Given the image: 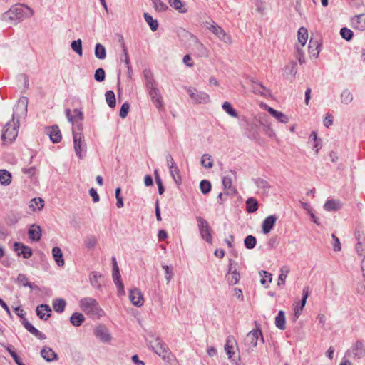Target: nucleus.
<instances>
[{
	"label": "nucleus",
	"mask_w": 365,
	"mask_h": 365,
	"mask_svg": "<svg viewBox=\"0 0 365 365\" xmlns=\"http://www.w3.org/2000/svg\"><path fill=\"white\" fill-rule=\"evenodd\" d=\"M28 100L21 98L14 108L12 119L4 127L1 134V140L4 144L11 143L17 137L19 127V118L25 115L27 111Z\"/></svg>",
	"instance_id": "1"
},
{
	"label": "nucleus",
	"mask_w": 365,
	"mask_h": 365,
	"mask_svg": "<svg viewBox=\"0 0 365 365\" xmlns=\"http://www.w3.org/2000/svg\"><path fill=\"white\" fill-rule=\"evenodd\" d=\"M33 10L21 4L12 6L7 11L2 14V20L8 24H17L25 19L33 16Z\"/></svg>",
	"instance_id": "2"
},
{
	"label": "nucleus",
	"mask_w": 365,
	"mask_h": 365,
	"mask_svg": "<svg viewBox=\"0 0 365 365\" xmlns=\"http://www.w3.org/2000/svg\"><path fill=\"white\" fill-rule=\"evenodd\" d=\"M81 309L88 315L93 318H101L105 317L104 311L99 307L97 301L93 298L86 297L81 300Z\"/></svg>",
	"instance_id": "3"
},
{
	"label": "nucleus",
	"mask_w": 365,
	"mask_h": 365,
	"mask_svg": "<svg viewBox=\"0 0 365 365\" xmlns=\"http://www.w3.org/2000/svg\"><path fill=\"white\" fill-rule=\"evenodd\" d=\"M146 340L152 350L160 357L170 350L167 344L151 331L147 334Z\"/></svg>",
	"instance_id": "4"
},
{
	"label": "nucleus",
	"mask_w": 365,
	"mask_h": 365,
	"mask_svg": "<svg viewBox=\"0 0 365 365\" xmlns=\"http://www.w3.org/2000/svg\"><path fill=\"white\" fill-rule=\"evenodd\" d=\"M73 147L76 155L78 158L83 159L87 150L86 143L83 135L80 132L73 130Z\"/></svg>",
	"instance_id": "5"
},
{
	"label": "nucleus",
	"mask_w": 365,
	"mask_h": 365,
	"mask_svg": "<svg viewBox=\"0 0 365 365\" xmlns=\"http://www.w3.org/2000/svg\"><path fill=\"white\" fill-rule=\"evenodd\" d=\"M179 35L182 39H185L188 41L190 46H194L201 55H206L207 50L205 46L200 43L198 38L190 32L186 30H181Z\"/></svg>",
	"instance_id": "6"
},
{
	"label": "nucleus",
	"mask_w": 365,
	"mask_h": 365,
	"mask_svg": "<svg viewBox=\"0 0 365 365\" xmlns=\"http://www.w3.org/2000/svg\"><path fill=\"white\" fill-rule=\"evenodd\" d=\"M259 339H260L262 343H264L262 331L259 328L257 327L255 329L250 331L245 339V345L247 350L253 349L257 345Z\"/></svg>",
	"instance_id": "7"
},
{
	"label": "nucleus",
	"mask_w": 365,
	"mask_h": 365,
	"mask_svg": "<svg viewBox=\"0 0 365 365\" xmlns=\"http://www.w3.org/2000/svg\"><path fill=\"white\" fill-rule=\"evenodd\" d=\"M196 219L198 223V227L201 237L208 243H211L212 241V237L207 221L202 217H197Z\"/></svg>",
	"instance_id": "8"
},
{
	"label": "nucleus",
	"mask_w": 365,
	"mask_h": 365,
	"mask_svg": "<svg viewBox=\"0 0 365 365\" xmlns=\"http://www.w3.org/2000/svg\"><path fill=\"white\" fill-rule=\"evenodd\" d=\"M94 336L103 343H110L112 336L109 329L103 324H98L93 329Z\"/></svg>",
	"instance_id": "9"
},
{
	"label": "nucleus",
	"mask_w": 365,
	"mask_h": 365,
	"mask_svg": "<svg viewBox=\"0 0 365 365\" xmlns=\"http://www.w3.org/2000/svg\"><path fill=\"white\" fill-rule=\"evenodd\" d=\"M187 92L195 103H207L210 101V96L203 91H198L194 88H186Z\"/></svg>",
	"instance_id": "10"
},
{
	"label": "nucleus",
	"mask_w": 365,
	"mask_h": 365,
	"mask_svg": "<svg viewBox=\"0 0 365 365\" xmlns=\"http://www.w3.org/2000/svg\"><path fill=\"white\" fill-rule=\"evenodd\" d=\"M207 29L216 35L220 40L226 43H230L232 42L231 37L225 31V30L215 23L213 21H211L210 24V26H207Z\"/></svg>",
	"instance_id": "11"
},
{
	"label": "nucleus",
	"mask_w": 365,
	"mask_h": 365,
	"mask_svg": "<svg viewBox=\"0 0 365 365\" xmlns=\"http://www.w3.org/2000/svg\"><path fill=\"white\" fill-rule=\"evenodd\" d=\"M346 355L351 356L354 359H361L365 357V346L361 341H357L351 349L346 352Z\"/></svg>",
	"instance_id": "12"
},
{
	"label": "nucleus",
	"mask_w": 365,
	"mask_h": 365,
	"mask_svg": "<svg viewBox=\"0 0 365 365\" xmlns=\"http://www.w3.org/2000/svg\"><path fill=\"white\" fill-rule=\"evenodd\" d=\"M148 95L151 101L155 106L156 108L160 110L163 107L162 96L159 89L155 86L148 89Z\"/></svg>",
	"instance_id": "13"
},
{
	"label": "nucleus",
	"mask_w": 365,
	"mask_h": 365,
	"mask_svg": "<svg viewBox=\"0 0 365 365\" xmlns=\"http://www.w3.org/2000/svg\"><path fill=\"white\" fill-rule=\"evenodd\" d=\"M14 250L18 256H22L25 259H29L32 255V250L21 242H15L14 244Z\"/></svg>",
	"instance_id": "14"
},
{
	"label": "nucleus",
	"mask_w": 365,
	"mask_h": 365,
	"mask_svg": "<svg viewBox=\"0 0 365 365\" xmlns=\"http://www.w3.org/2000/svg\"><path fill=\"white\" fill-rule=\"evenodd\" d=\"M308 296H309V288L304 287L303 289V296H302L301 301L297 302L296 304V305L294 306V317L298 318L300 316V314L303 310V308L305 306Z\"/></svg>",
	"instance_id": "15"
},
{
	"label": "nucleus",
	"mask_w": 365,
	"mask_h": 365,
	"mask_svg": "<svg viewBox=\"0 0 365 365\" xmlns=\"http://www.w3.org/2000/svg\"><path fill=\"white\" fill-rule=\"evenodd\" d=\"M277 220V217L274 215L267 217L262 224V232L263 234L267 235L269 233L274 227Z\"/></svg>",
	"instance_id": "16"
},
{
	"label": "nucleus",
	"mask_w": 365,
	"mask_h": 365,
	"mask_svg": "<svg viewBox=\"0 0 365 365\" xmlns=\"http://www.w3.org/2000/svg\"><path fill=\"white\" fill-rule=\"evenodd\" d=\"M257 120L258 121L259 124L262 127V130L266 135H267L269 138H273L275 136V132L270 127V124L268 122L265 115H259V118Z\"/></svg>",
	"instance_id": "17"
},
{
	"label": "nucleus",
	"mask_w": 365,
	"mask_h": 365,
	"mask_svg": "<svg viewBox=\"0 0 365 365\" xmlns=\"http://www.w3.org/2000/svg\"><path fill=\"white\" fill-rule=\"evenodd\" d=\"M232 261L230 260L228 272L226 275V280L230 285H234L238 283L240 280V273L236 270H232Z\"/></svg>",
	"instance_id": "18"
},
{
	"label": "nucleus",
	"mask_w": 365,
	"mask_h": 365,
	"mask_svg": "<svg viewBox=\"0 0 365 365\" xmlns=\"http://www.w3.org/2000/svg\"><path fill=\"white\" fill-rule=\"evenodd\" d=\"M264 108L279 122L287 123L289 121V118L282 112L274 110L273 108L264 105Z\"/></svg>",
	"instance_id": "19"
},
{
	"label": "nucleus",
	"mask_w": 365,
	"mask_h": 365,
	"mask_svg": "<svg viewBox=\"0 0 365 365\" xmlns=\"http://www.w3.org/2000/svg\"><path fill=\"white\" fill-rule=\"evenodd\" d=\"M129 298L131 302L137 307H140L143 304V297L140 290L135 289L130 291Z\"/></svg>",
	"instance_id": "20"
},
{
	"label": "nucleus",
	"mask_w": 365,
	"mask_h": 365,
	"mask_svg": "<svg viewBox=\"0 0 365 365\" xmlns=\"http://www.w3.org/2000/svg\"><path fill=\"white\" fill-rule=\"evenodd\" d=\"M25 329L38 339H45L46 335L35 328L29 321H22Z\"/></svg>",
	"instance_id": "21"
},
{
	"label": "nucleus",
	"mask_w": 365,
	"mask_h": 365,
	"mask_svg": "<svg viewBox=\"0 0 365 365\" xmlns=\"http://www.w3.org/2000/svg\"><path fill=\"white\" fill-rule=\"evenodd\" d=\"M353 28L359 31H365V15L359 14L351 19Z\"/></svg>",
	"instance_id": "22"
},
{
	"label": "nucleus",
	"mask_w": 365,
	"mask_h": 365,
	"mask_svg": "<svg viewBox=\"0 0 365 365\" xmlns=\"http://www.w3.org/2000/svg\"><path fill=\"white\" fill-rule=\"evenodd\" d=\"M48 135L53 143H58L61 140V133L58 126L54 125L48 128Z\"/></svg>",
	"instance_id": "23"
},
{
	"label": "nucleus",
	"mask_w": 365,
	"mask_h": 365,
	"mask_svg": "<svg viewBox=\"0 0 365 365\" xmlns=\"http://www.w3.org/2000/svg\"><path fill=\"white\" fill-rule=\"evenodd\" d=\"M29 239L33 241H39L41 237V228L36 225H32L28 231Z\"/></svg>",
	"instance_id": "24"
},
{
	"label": "nucleus",
	"mask_w": 365,
	"mask_h": 365,
	"mask_svg": "<svg viewBox=\"0 0 365 365\" xmlns=\"http://www.w3.org/2000/svg\"><path fill=\"white\" fill-rule=\"evenodd\" d=\"M52 310L48 304H41L36 307V314L41 319H47L48 317H51Z\"/></svg>",
	"instance_id": "25"
},
{
	"label": "nucleus",
	"mask_w": 365,
	"mask_h": 365,
	"mask_svg": "<svg viewBox=\"0 0 365 365\" xmlns=\"http://www.w3.org/2000/svg\"><path fill=\"white\" fill-rule=\"evenodd\" d=\"M255 185L262 190L263 193L267 194L271 188V186L267 180L262 178H257L253 179Z\"/></svg>",
	"instance_id": "26"
},
{
	"label": "nucleus",
	"mask_w": 365,
	"mask_h": 365,
	"mask_svg": "<svg viewBox=\"0 0 365 365\" xmlns=\"http://www.w3.org/2000/svg\"><path fill=\"white\" fill-rule=\"evenodd\" d=\"M342 204L339 200H329L324 205V208L327 211H336L339 210Z\"/></svg>",
	"instance_id": "27"
},
{
	"label": "nucleus",
	"mask_w": 365,
	"mask_h": 365,
	"mask_svg": "<svg viewBox=\"0 0 365 365\" xmlns=\"http://www.w3.org/2000/svg\"><path fill=\"white\" fill-rule=\"evenodd\" d=\"M102 277V274L98 272H92L90 274L89 279L91 284L97 289H101V278Z\"/></svg>",
	"instance_id": "28"
},
{
	"label": "nucleus",
	"mask_w": 365,
	"mask_h": 365,
	"mask_svg": "<svg viewBox=\"0 0 365 365\" xmlns=\"http://www.w3.org/2000/svg\"><path fill=\"white\" fill-rule=\"evenodd\" d=\"M222 185L227 194H236L237 190L232 186V179L227 175L222 178Z\"/></svg>",
	"instance_id": "29"
},
{
	"label": "nucleus",
	"mask_w": 365,
	"mask_h": 365,
	"mask_svg": "<svg viewBox=\"0 0 365 365\" xmlns=\"http://www.w3.org/2000/svg\"><path fill=\"white\" fill-rule=\"evenodd\" d=\"M41 356L47 361L57 359V354L49 347H45L41 351Z\"/></svg>",
	"instance_id": "30"
},
{
	"label": "nucleus",
	"mask_w": 365,
	"mask_h": 365,
	"mask_svg": "<svg viewBox=\"0 0 365 365\" xmlns=\"http://www.w3.org/2000/svg\"><path fill=\"white\" fill-rule=\"evenodd\" d=\"M52 255L58 266L63 267L64 265L65 262L63 258L62 251L60 247H54L52 249Z\"/></svg>",
	"instance_id": "31"
},
{
	"label": "nucleus",
	"mask_w": 365,
	"mask_h": 365,
	"mask_svg": "<svg viewBox=\"0 0 365 365\" xmlns=\"http://www.w3.org/2000/svg\"><path fill=\"white\" fill-rule=\"evenodd\" d=\"M235 344V339L232 336H229L227 338L226 344L225 345V350L229 358H232L234 354V351H232L234 349V345Z\"/></svg>",
	"instance_id": "32"
},
{
	"label": "nucleus",
	"mask_w": 365,
	"mask_h": 365,
	"mask_svg": "<svg viewBox=\"0 0 365 365\" xmlns=\"http://www.w3.org/2000/svg\"><path fill=\"white\" fill-rule=\"evenodd\" d=\"M297 73V65L294 61L290 62L284 69V75L286 76L294 77Z\"/></svg>",
	"instance_id": "33"
},
{
	"label": "nucleus",
	"mask_w": 365,
	"mask_h": 365,
	"mask_svg": "<svg viewBox=\"0 0 365 365\" xmlns=\"http://www.w3.org/2000/svg\"><path fill=\"white\" fill-rule=\"evenodd\" d=\"M143 76L145 81V86L147 89L155 87L153 75L150 70H145L143 71Z\"/></svg>",
	"instance_id": "34"
},
{
	"label": "nucleus",
	"mask_w": 365,
	"mask_h": 365,
	"mask_svg": "<svg viewBox=\"0 0 365 365\" xmlns=\"http://www.w3.org/2000/svg\"><path fill=\"white\" fill-rule=\"evenodd\" d=\"M319 47L320 45L319 44L318 41H313L311 39L309 43V52L311 56H313L314 58H317L318 55L319 53Z\"/></svg>",
	"instance_id": "35"
},
{
	"label": "nucleus",
	"mask_w": 365,
	"mask_h": 365,
	"mask_svg": "<svg viewBox=\"0 0 365 365\" xmlns=\"http://www.w3.org/2000/svg\"><path fill=\"white\" fill-rule=\"evenodd\" d=\"M340 98L341 103L345 105H349L354 99L352 93L347 88L342 91Z\"/></svg>",
	"instance_id": "36"
},
{
	"label": "nucleus",
	"mask_w": 365,
	"mask_h": 365,
	"mask_svg": "<svg viewBox=\"0 0 365 365\" xmlns=\"http://www.w3.org/2000/svg\"><path fill=\"white\" fill-rule=\"evenodd\" d=\"M168 3L170 6L180 13L185 14L187 11V8L180 0H168Z\"/></svg>",
	"instance_id": "37"
},
{
	"label": "nucleus",
	"mask_w": 365,
	"mask_h": 365,
	"mask_svg": "<svg viewBox=\"0 0 365 365\" xmlns=\"http://www.w3.org/2000/svg\"><path fill=\"white\" fill-rule=\"evenodd\" d=\"M258 202L253 197H250L246 201V210L249 213H253L258 209Z\"/></svg>",
	"instance_id": "38"
},
{
	"label": "nucleus",
	"mask_w": 365,
	"mask_h": 365,
	"mask_svg": "<svg viewBox=\"0 0 365 365\" xmlns=\"http://www.w3.org/2000/svg\"><path fill=\"white\" fill-rule=\"evenodd\" d=\"M52 305L56 312L61 313L65 309L66 302L63 299L57 298L53 300Z\"/></svg>",
	"instance_id": "39"
},
{
	"label": "nucleus",
	"mask_w": 365,
	"mask_h": 365,
	"mask_svg": "<svg viewBox=\"0 0 365 365\" xmlns=\"http://www.w3.org/2000/svg\"><path fill=\"white\" fill-rule=\"evenodd\" d=\"M95 56L99 60H103L106 57V48L100 43L96 44L95 51H94Z\"/></svg>",
	"instance_id": "40"
},
{
	"label": "nucleus",
	"mask_w": 365,
	"mask_h": 365,
	"mask_svg": "<svg viewBox=\"0 0 365 365\" xmlns=\"http://www.w3.org/2000/svg\"><path fill=\"white\" fill-rule=\"evenodd\" d=\"M308 38V31L302 26L298 30V41L302 47H304Z\"/></svg>",
	"instance_id": "41"
},
{
	"label": "nucleus",
	"mask_w": 365,
	"mask_h": 365,
	"mask_svg": "<svg viewBox=\"0 0 365 365\" xmlns=\"http://www.w3.org/2000/svg\"><path fill=\"white\" fill-rule=\"evenodd\" d=\"M161 358L167 365H179L176 357L170 351V350L168 353L162 356Z\"/></svg>",
	"instance_id": "42"
},
{
	"label": "nucleus",
	"mask_w": 365,
	"mask_h": 365,
	"mask_svg": "<svg viewBox=\"0 0 365 365\" xmlns=\"http://www.w3.org/2000/svg\"><path fill=\"white\" fill-rule=\"evenodd\" d=\"M11 182V175L6 170H0V183L8 185Z\"/></svg>",
	"instance_id": "43"
},
{
	"label": "nucleus",
	"mask_w": 365,
	"mask_h": 365,
	"mask_svg": "<svg viewBox=\"0 0 365 365\" xmlns=\"http://www.w3.org/2000/svg\"><path fill=\"white\" fill-rule=\"evenodd\" d=\"M143 17L145 21L149 25L150 29L153 31H155L158 28V22L157 20L153 19V17L148 13H144Z\"/></svg>",
	"instance_id": "44"
},
{
	"label": "nucleus",
	"mask_w": 365,
	"mask_h": 365,
	"mask_svg": "<svg viewBox=\"0 0 365 365\" xmlns=\"http://www.w3.org/2000/svg\"><path fill=\"white\" fill-rule=\"evenodd\" d=\"M253 93L261 96H267L269 91L262 84L253 82L252 86Z\"/></svg>",
	"instance_id": "45"
},
{
	"label": "nucleus",
	"mask_w": 365,
	"mask_h": 365,
	"mask_svg": "<svg viewBox=\"0 0 365 365\" xmlns=\"http://www.w3.org/2000/svg\"><path fill=\"white\" fill-rule=\"evenodd\" d=\"M106 101L110 108H114L116 104L115 93L113 91H107L105 94Z\"/></svg>",
	"instance_id": "46"
},
{
	"label": "nucleus",
	"mask_w": 365,
	"mask_h": 365,
	"mask_svg": "<svg viewBox=\"0 0 365 365\" xmlns=\"http://www.w3.org/2000/svg\"><path fill=\"white\" fill-rule=\"evenodd\" d=\"M170 174L173 178L175 182L179 185L181 184V177L180 175V170L178 166L169 168Z\"/></svg>",
	"instance_id": "47"
},
{
	"label": "nucleus",
	"mask_w": 365,
	"mask_h": 365,
	"mask_svg": "<svg viewBox=\"0 0 365 365\" xmlns=\"http://www.w3.org/2000/svg\"><path fill=\"white\" fill-rule=\"evenodd\" d=\"M153 8L157 12H164L168 10V6L161 0H151Z\"/></svg>",
	"instance_id": "48"
},
{
	"label": "nucleus",
	"mask_w": 365,
	"mask_h": 365,
	"mask_svg": "<svg viewBox=\"0 0 365 365\" xmlns=\"http://www.w3.org/2000/svg\"><path fill=\"white\" fill-rule=\"evenodd\" d=\"M200 163L205 168H212L213 167V159L209 154L202 155Z\"/></svg>",
	"instance_id": "49"
},
{
	"label": "nucleus",
	"mask_w": 365,
	"mask_h": 365,
	"mask_svg": "<svg viewBox=\"0 0 365 365\" xmlns=\"http://www.w3.org/2000/svg\"><path fill=\"white\" fill-rule=\"evenodd\" d=\"M289 272V268L288 266H283L280 269V274L278 279V285L284 284L287 274Z\"/></svg>",
	"instance_id": "50"
},
{
	"label": "nucleus",
	"mask_w": 365,
	"mask_h": 365,
	"mask_svg": "<svg viewBox=\"0 0 365 365\" xmlns=\"http://www.w3.org/2000/svg\"><path fill=\"white\" fill-rule=\"evenodd\" d=\"M222 108L231 117L237 118L238 116L237 112L232 108V105L229 102H224Z\"/></svg>",
	"instance_id": "51"
},
{
	"label": "nucleus",
	"mask_w": 365,
	"mask_h": 365,
	"mask_svg": "<svg viewBox=\"0 0 365 365\" xmlns=\"http://www.w3.org/2000/svg\"><path fill=\"white\" fill-rule=\"evenodd\" d=\"M122 48H123V56L121 57V61H124V62L127 66L128 73H130L131 71V67L130 65V59H129V56H128V51H127V49H126V47H125V45L124 43H122ZM129 76H130V74H129Z\"/></svg>",
	"instance_id": "52"
},
{
	"label": "nucleus",
	"mask_w": 365,
	"mask_h": 365,
	"mask_svg": "<svg viewBox=\"0 0 365 365\" xmlns=\"http://www.w3.org/2000/svg\"><path fill=\"white\" fill-rule=\"evenodd\" d=\"M211 183L209 180H202L200 183V189L202 194L207 195L211 190Z\"/></svg>",
	"instance_id": "53"
},
{
	"label": "nucleus",
	"mask_w": 365,
	"mask_h": 365,
	"mask_svg": "<svg viewBox=\"0 0 365 365\" xmlns=\"http://www.w3.org/2000/svg\"><path fill=\"white\" fill-rule=\"evenodd\" d=\"M295 57L298 59L299 63L300 64H303L305 63L304 53L301 45H297L295 46Z\"/></svg>",
	"instance_id": "54"
},
{
	"label": "nucleus",
	"mask_w": 365,
	"mask_h": 365,
	"mask_svg": "<svg viewBox=\"0 0 365 365\" xmlns=\"http://www.w3.org/2000/svg\"><path fill=\"white\" fill-rule=\"evenodd\" d=\"M97 243V239L94 235H88L84 240V244L88 249H93Z\"/></svg>",
	"instance_id": "55"
},
{
	"label": "nucleus",
	"mask_w": 365,
	"mask_h": 365,
	"mask_svg": "<svg viewBox=\"0 0 365 365\" xmlns=\"http://www.w3.org/2000/svg\"><path fill=\"white\" fill-rule=\"evenodd\" d=\"M244 244L246 248L250 250L253 249L257 244L256 238L252 235H248L245 237Z\"/></svg>",
	"instance_id": "56"
},
{
	"label": "nucleus",
	"mask_w": 365,
	"mask_h": 365,
	"mask_svg": "<svg viewBox=\"0 0 365 365\" xmlns=\"http://www.w3.org/2000/svg\"><path fill=\"white\" fill-rule=\"evenodd\" d=\"M71 48L73 51H75L76 53H78L80 56H82V42L81 39H78L76 41H73L71 42Z\"/></svg>",
	"instance_id": "57"
},
{
	"label": "nucleus",
	"mask_w": 365,
	"mask_h": 365,
	"mask_svg": "<svg viewBox=\"0 0 365 365\" xmlns=\"http://www.w3.org/2000/svg\"><path fill=\"white\" fill-rule=\"evenodd\" d=\"M6 349L7 351L10 354L14 361L16 363L17 365H19L21 364V359L19 357L16 351H14V348L11 345H8L6 346Z\"/></svg>",
	"instance_id": "58"
},
{
	"label": "nucleus",
	"mask_w": 365,
	"mask_h": 365,
	"mask_svg": "<svg viewBox=\"0 0 365 365\" xmlns=\"http://www.w3.org/2000/svg\"><path fill=\"white\" fill-rule=\"evenodd\" d=\"M340 35L346 41H350L354 36L353 31L346 27L341 28L340 30Z\"/></svg>",
	"instance_id": "59"
},
{
	"label": "nucleus",
	"mask_w": 365,
	"mask_h": 365,
	"mask_svg": "<svg viewBox=\"0 0 365 365\" xmlns=\"http://www.w3.org/2000/svg\"><path fill=\"white\" fill-rule=\"evenodd\" d=\"M262 279L260 282L263 285H266L267 283H270L272 282V274L267 271H262L259 272Z\"/></svg>",
	"instance_id": "60"
},
{
	"label": "nucleus",
	"mask_w": 365,
	"mask_h": 365,
	"mask_svg": "<svg viewBox=\"0 0 365 365\" xmlns=\"http://www.w3.org/2000/svg\"><path fill=\"white\" fill-rule=\"evenodd\" d=\"M105 78H106V73H105V71L103 68H99L96 70L95 74H94V78L96 81L102 82L103 81L105 80Z\"/></svg>",
	"instance_id": "61"
},
{
	"label": "nucleus",
	"mask_w": 365,
	"mask_h": 365,
	"mask_svg": "<svg viewBox=\"0 0 365 365\" xmlns=\"http://www.w3.org/2000/svg\"><path fill=\"white\" fill-rule=\"evenodd\" d=\"M129 109H130L129 103L128 102H125L121 106V108H120V110L119 115H120V118H125L128 115Z\"/></svg>",
	"instance_id": "62"
},
{
	"label": "nucleus",
	"mask_w": 365,
	"mask_h": 365,
	"mask_svg": "<svg viewBox=\"0 0 365 365\" xmlns=\"http://www.w3.org/2000/svg\"><path fill=\"white\" fill-rule=\"evenodd\" d=\"M163 269L165 270V278H166V280H167V283L168 284L171 279V278L173 277V270L172 269L168 266V265H163L162 266Z\"/></svg>",
	"instance_id": "63"
},
{
	"label": "nucleus",
	"mask_w": 365,
	"mask_h": 365,
	"mask_svg": "<svg viewBox=\"0 0 365 365\" xmlns=\"http://www.w3.org/2000/svg\"><path fill=\"white\" fill-rule=\"evenodd\" d=\"M331 237L334 240V242H333L334 250L335 252L340 251L341 249V243H340L339 239L334 234L331 235Z\"/></svg>",
	"instance_id": "64"
}]
</instances>
